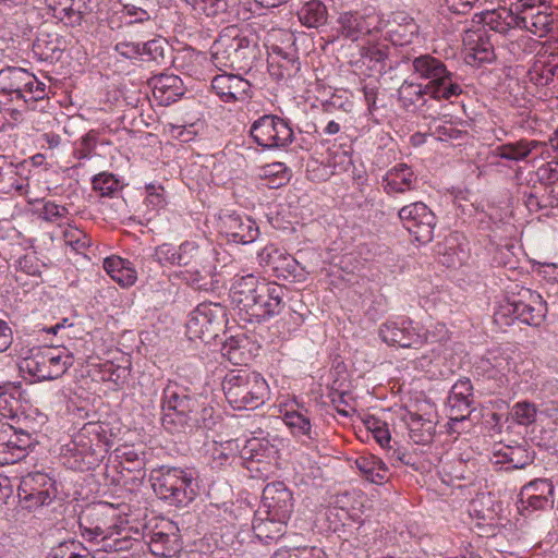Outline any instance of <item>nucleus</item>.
I'll use <instances>...</instances> for the list:
<instances>
[{"instance_id":"obj_1","label":"nucleus","mask_w":558,"mask_h":558,"mask_svg":"<svg viewBox=\"0 0 558 558\" xmlns=\"http://www.w3.org/2000/svg\"><path fill=\"white\" fill-rule=\"evenodd\" d=\"M111 432L106 423H85L65 444L60 453L62 464L73 471H88L101 461L111 445Z\"/></svg>"},{"instance_id":"obj_2","label":"nucleus","mask_w":558,"mask_h":558,"mask_svg":"<svg viewBox=\"0 0 558 558\" xmlns=\"http://www.w3.org/2000/svg\"><path fill=\"white\" fill-rule=\"evenodd\" d=\"M198 408L197 399L187 387L168 380L161 396V424L166 430L177 434L209 427L205 415L213 409L204 408L201 416Z\"/></svg>"},{"instance_id":"obj_3","label":"nucleus","mask_w":558,"mask_h":558,"mask_svg":"<svg viewBox=\"0 0 558 558\" xmlns=\"http://www.w3.org/2000/svg\"><path fill=\"white\" fill-rule=\"evenodd\" d=\"M446 332L445 324L435 323L427 328L409 317L388 320L379 328V336L387 344L415 350L441 339Z\"/></svg>"},{"instance_id":"obj_4","label":"nucleus","mask_w":558,"mask_h":558,"mask_svg":"<svg viewBox=\"0 0 558 558\" xmlns=\"http://www.w3.org/2000/svg\"><path fill=\"white\" fill-rule=\"evenodd\" d=\"M73 365V355L63 347H34L19 363L20 371L37 381L61 377Z\"/></svg>"},{"instance_id":"obj_5","label":"nucleus","mask_w":558,"mask_h":558,"mask_svg":"<svg viewBox=\"0 0 558 558\" xmlns=\"http://www.w3.org/2000/svg\"><path fill=\"white\" fill-rule=\"evenodd\" d=\"M222 389L233 409L253 410L264 404L268 384L255 372L232 371L225 376Z\"/></svg>"},{"instance_id":"obj_6","label":"nucleus","mask_w":558,"mask_h":558,"mask_svg":"<svg viewBox=\"0 0 558 558\" xmlns=\"http://www.w3.org/2000/svg\"><path fill=\"white\" fill-rule=\"evenodd\" d=\"M155 494L171 504L186 506L197 495V484L192 473L181 468L160 466L150 473Z\"/></svg>"},{"instance_id":"obj_7","label":"nucleus","mask_w":558,"mask_h":558,"mask_svg":"<svg viewBox=\"0 0 558 558\" xmlns=\"http://www.w3.org/2000/svg\"><path fill=\"white\" fill-rule=\"evenodd\" d=\"M46 87L44 82L25 69L8 66L0 70V98L28 105L44 99Z\"/></svg>"},{"instance_id":"obj_8","label":"nucleus","mask_w":558,"mask_h":558,"mask_svg":"<svg viewBox=\"0 0 558 558\" xmlns=\"http://www.w3.org/2000/svg\"><path fill=\"white\" fill-rule=\"evenodd\" d=\"M413 69L422 78L428 80V96L436 100H450L462 93V87L453 80V74L449 72L439 59L423 54L413 60Z\"/></svg>"},{"instance_id":"obj_9","label":"nucleus","mask_w":558,"mask_h":558,"mask_svg":"<svg viewBox=\"0 0 558 558\" xmlns=\"http://www.w3.org/2000/svg\"><path fill=\"white\" fill-rule=\"evenodd\" d=\"M154 257L162 267H181L187 272L199 274L207 262L208 250L194 240H185L180 245L166 242L155 248Z\"/></svg>"},{"instance_id":"obj_10","label":"nucleus","mask_w":558,"mask_h":558,"mask_svg":"<svg viewBox=\"0 0 558 558\" xmlns=\"http://www.w3.org/2000/svg\"><path fill=\"white\" fill-rule=\"evenodd\" d=\"M124 513L119 507L108 502L88 506L78 517L82 535L99 545L117 523H122Z\"/></svg>"},{"instance_id":"obj_11","label":"nucleus","mask_w":558,"mask_h":558,"mask_svg":"<svg viewBox=\"0 0 558 558\" xmlns=\"http://www.w3.org/2000/svg\"><path fill=\"white\" fill-rule=\"evenodd\" d=\"M254 142L264 149L284 148L293 142L294 132L290 123L274 114L258 118L250 130Z\"/></svg>"},{"instance_id":"obj_12","label":"nucleus","mask_w":558,"mask_h":558,"mask_svg":"<svg viewBox=\"0 0 558 558\" xmlns=\"http://www.w3.org/2000/svg\"><path fill=\"white\" fill-rule=\"evenodd\" d=\"M226 322V308L219 303H201L190 314L186 335L191 340L209 341Z\"/></svg>"},{"instance_id":"obj_13","label":"nucleus","mask_w":558,"mask_h":558,"mask_svg":"<svg viewBox=\"0 0 558 558\" xmlns=\"http://www.w3.org/2000/svg\"><path fill=\"white\" fill-rule=\"evenodd\" d=\"M17 496L29 510L49 505L57 496L56 481L44 472H31L21 478Z\"/></svg>"},{"instance_id":"obj_14","label":"nucleus","mask_w":558,"mask_h":558,"mask_svg":"<svg viewBox=\"0 0 558 558\" xmlns=\"http://www.w3.org/2000/svg\"><path fill=\"white\" fill-rule=\"evenodd\" d=\"M399 220L402 227L418 243H428L433 240L437 223L436 215L423 202H413L399 209Z\"/></svg>"},{"instance_id":"obj_15","label":"nucleus","mask_w":558,"mask_h":558,"mask_svg":"<svg viewBox=\"0 0 558 558\" xmlns=\"http://www.w3.org/2000/svg\"><path fill=\"white\" fill-rule=\"evenodd\" d=\"M278 412L291 435L302 441H314L316 433L313 430L310 411L296 400L295 397L281 396L278 398Z\"/></svg>"},{"instance_id":"obj_16","label":"nucleus","mask_w":558,"mask_h":558,"mask_svg":"<svg viewBox=\"0 0 558 558\" xmlns=\"http://www.w3.org/2000/svg\"><path fill=\"white\" fill-rule=\"evenodd\" d=\"M240 457L248 471L266 476L276 465L278 449L266 438L253 437L245 441Z\"/></svg>"},{"instance_id":"obj_17","label":"nucleus","mask_w":558,"mask_h":558,"mask_svg":"<svg viewBox=\"0 0 558 558\" xmlns=\"http://www.w3.org/2000/svg\"><path fill=\"white\" fill-rule=\"evenodd\" d=\"M245 49H250V40L246 37L222 35L213 45V64L221 73L242 69L239 62L245 58Z\"/></svg>"},{"instance_id":"obj_18","label":"nucleus","mask_w":558,"mask_h":558,"mask_svg":"<svg viewBox=\"0 0 558 558\" xmlns=\"http://www.w3.org/2000/svg\"><path fill=\"white\" fill-rule=\"evenodd\" d=\"M286 287L267 281L259 288L254 306L250 312L247 323H260L281 313L284 307Z\"/></svg>"},{"instance_id":"obj_19","label":"nucleus","mask_w":558,"mask_h":558,"mask_svg":"<svg viewBox=\"0 0 558 558\" xmlns=\"http://www.w3.org/2000/svg\"><path fill=\"white\" fill-rule=\"evenodd\" d=\"M265 282V279L252 274L234 278L230 288V299L240 319L246 322L259 293V288Z\"/></svg>"},{"instance_id":"obj_20","label":"nucleus","mask_w":558,"mask_h":558,"mask_svg":"<svg viewBox=\"0 0 558 558\" xmlns=\"http://www.w3.org/2000/svg\"><path fill=\"white\" fill-rule=\"evenodd\" d=\"M211 92L226 104L244 102L251 97V83L241 75L225 72L211 78Z\"/></svg>"},{"instance_id":"obj_21","label":"nucleus","mask_w":558,"mask_h":558,"mask_svg":"<svg viewBox=\"0 0 558 558\" xmlns=\"http://www.w3.org/2000/svg\"><path fill=\"white\" fill-rule=\"evenodd\" d=\"M257 262L260 267L270 270L279 279H288L298 270L296 259L284 247L276 243H268L259 250Z\"/></svg>"},{"instance_id":"obj_22","label":"nucleus","mask_w":558,"mask_h":558,"mask_svg":"<svg viewBox=\"0 0 558 558\" xmlns=\"http://www.w3.org/2000/svg\"><path fill=\"white\" fill-rule=\"evenodd\" d=\"M262 504L270 518L289 521L293 512L292 492L283 482L268 483L263 490Z\"/></svg>"},{"instance_id":"obj_23","label":"nucleus","mask_w":558,"mask_h":558,"mask_svg":"<svg viewBox=\"0 0 558 558\" xmlns=\"http://www.w3.org/2000/svg\"><path fill=\"white\" fill-rule=\"evenodd\" d=\"M554 504V485L547 478H535L525 484L519 494V510L533 512Z\"/></svg>"},{"instance_id":"obj_24","label":"nucleus","mask_w":558,"mask_h":558,"mask_svg":"<svg viewBox=\"0 0 558 558\" xmlns=\"http://www.w3.org/2000/svg\"><path fill=\"white\" fill-rule=\"evenodd\" d=\"M114 456L121 468L119 482L123 485L131 483L132 488L142 484L145 477V458L134 446L123 445L114 450Z\"/></svg>"},{"instance_id":"obj_25","label":"nucleus","mask_w":558,"mask_h":558,"mask_svg":"<svg viewBox=\"0 0 558 558\" xmlns=\"http://www.w3.org/2000/svg\"><path fill=\"white\" fill-rule=\"evenodd\" d=\"M420 180L413 168L404 162L391 167L383 177V191L391 197L404 195L418 189Z\"/></svg>"},{"instance_id":"obj_26","label":"nucleus","mask_w":558,"mask_h":558,"mask_svg":"<svg viewBox=\"0 0 558 558\" xmlns=\"http://www.w3.org/2000/svg\"><path fill=\"white\" fill-rule=\"evenodd\" d=\"M379 20L374 15L364 16L359 12H343L337 20V32L344 38L356 41L366 35L380 32Z\"/></svg>"},{"instance_id":"obj_27","label":"nucleus","mask_w":558,"mask_h":558,"mask_svg":"<svg viewBox=\"0 0 558 558\" xmlns=\"http://www.w3.org/2000/svg\"><path fill=\"white\" fill-rule=\"evenodd\" d=\"M148 537V548L158 558H171L181 550L180 535L171 521L156 525Z\"/></svg>"},{"instance_id":"obj_28","label":"nucleus","mask_w":558,"mask_h":558,"mask_svg":"<svg viewBox=\"0 0 558 558\" xmlns=\"http://www.w3.org/2000/svg\"><path fill=\"white\" fill-rule=\"evenodd\" d=\"M221 232L232 242L248 244L259 235L257 223L247 216L236 213L220 217Z\"/></svg>"},{"instance_id":"obj_29","label":"nucleus","mask_w":558,"mask_h":558,"mask_svg":"<svg viewBox=\"0 0 558 558\" xmlns=\"http://www.w3.org/2000/svg\"><path fill=\"white\" fill-rule=\"evenodd\" d=\"M107 23L112 31H120L124 27L136 25L153 29L155 26V21L150 13L132 3L122 4L121 8L112 10L108 15Z\"/></svg>"},{"instance_id":"obj_30","label":"nucleus","mask_w":558,"mask_h":558,"mask_svg":"<svg viewBox=\"0 0 558 558\" xmlns=\"http://www.w3.org/2000/svg\"><path fill=\"white\" fill-rule=\"evenodd\" d=\"M138 537L140 531L130 525L128 515L124 513L122 523H117L99 545L106 553L126 551L138 543Z\"/></svg>"},{"instance_id":"obj_31","label":"nucleus","mask_w":558,"mask_h":558,"mask_svg":"<svg viewBox=\"0 0 558 558\" xmlns=\"http://www.w3.org/2000/svg\"><path fill=\"white\" fill-rule=\"evenodd\" d=\"M513 315L530 326H539L545 319L547 304L542 295L527 290V295L511 304Z\"/></svg>"},{"instance_id":"obj_32","label":"nucleus","mask_w":558,"mask_h":558,"mask_svg":"<svg viewBox=\"0 0 558 558\" xmlns=\"http://www.w3.org/2000/svg\"><path fill=\"white\" fill-rule=\"evenodd\" d=\"M155 100L161 106H168L179 100L184 94L182 80L174 74L162 73L150 78Z\"/></svg>"},{"instance_id":"obj_33","label":"nucleus","mask_w":558,"mask_h":558,"mask_svg":"<svg viewBox=\"0 0 558 558\" xmlns=\"http://www.w3.org/2000/svg\"><path fill=\"white\" fill-rule=\"evenodd\" d=\"M102 268L110 279L123 289L133 287L137 281L138 274L134 264L120 255L112 254L106 257Z\"/></svg>"},{"instance_id":"obj_34","label":"nucleus","mask_w":558,"mask_h":558,"mask_svg":"<svg viewBox=\"0 0 558 558\" xmlns=\"http://www.w3.org/2000/svg\"><path fill=\"white\" fill-rule=\"evenodd\" d=\"M360 476L375 485H384L390 478V471L384 460L371 452H363L354 460Z\"/></svg>"},{"instance_id":"obj_35","label":"nucleus","mask_w":558,"mask_h":558,"mask_svg":"<svg viewBox=\"0 0 558 558\" xmlns=\"http://www.w3.org/2000/svg\"><path fill=\"white\" fill-rule=\"evenodd\" d=\"M473 398V387L470 379L458 380L451 388L448 404L449 417L452 421H462L470 414Z\"/></svg>"},{"instance_id":"obj_36","label":"nucleus","mask_w":558,"mask_h":558,"mask_svg":"<svg viewBox=\"0 0 558 558\" xmlns=\"http://www.w3.org/2000/svg\"><path fill=\"white\" fill-rule=\"evenodd\" d=\"M403 411L401 418L408 426L409 437L415 444L430 442L435 434V423L408 405H404Z\"/></svg>"},{"instance_id":"obj_37","label":"nucleus","mask_w":558,"mask_h":558,"mask_svg":"<svg viewBox=\"0 0 558 558\" xmlns=\"http://www.w3.org/2000/svg\"><path fill=\"white\" fill-rule=\"evenodd\" d=\"M268 71L277 81L291 78L300 71L299 58L295 52H286L274 47L268 57Z\"/></svg>"},{"instance_id":"obj_38","label":"nucleus","mask_w":558,"mask_h":558,"mask_svg":"<svg viewBox=\"0 0 558 558\" xmlns=\"http://www.w3.org/2000/svg\"><path fill=\"white\" fill-rule=\"evenodd\" d=\"M545 10L537 11H520L518 13L519 27L524 28L533 35L543 38L554 31L556 19L553 12Z\"/></svg>"},{"instance_id":"obj_39","label":"nucleus","mask_w":558,"mask_h":558,"mask_svg":"<svg viewBox=\"0 0 558 558\" xmlns=\"http://www.w3.org/2000/svg\"><path fill=\"white\" fill-rule=\"evenodd\" d=\"M28 180L22 177L16 166L0 155V193L23 196L27 193Z\"/></svg>"},{"instance_id":"obj_40","label":"nucleus","mask_w":558,"mask_h":558,"mask_svg":"<svg viewBox=\"0 0 558 558\" xmlns=\"http://www.w3.org/2000/svg\"><path fill=\"white\" fill-rule=\"evenodd\" d=\"M487 361L495 371L494 376H499L500 378L511 376L514 379L521 374L519 362L522 361V356L513 350L492 351Z\"/></svg>"},{"instance_id":"obj_41","label":"nucleus","mask_w":558,"mask_h":558,"mask_svg":"<svg viewBox=\"0 0 558 558\" xmlns=\"http://www.w3.org/2000/svg\"><path fill=\"white\" fill-rule=\"evenodd\" d=\"M53 17L66 26H80L83 21L81 0H45Z\"/></svg>"},{"instance_id":"obj_42","label":"nucleus","mask_w":558,"mask_h":558,"mask_svg":"<svg viewBox=\"0 0 558 558\" xmlns=\"http://www.w3.org/2000/svg\"><path fill=\"white\" fill-rule=\"evenodd\" d=\"M87 368L88 376H90L93 380L109 381L116 387H121L128 377L126 367L117 365L112 361H88Z\"/></svg>"},{"instance_id":"obj_43","label":"nucleus","mask_w":558,"mask_h":558,"mask_svg":"<svg viewBox=\"0 0 558 558\" xmlns=\"http://www.w3.org/2000/svg\"><path fill=\"white\" fill-rule=\"evenodd\" d=\"M546 144L536 140L521 138L513 143H506L497 146L494 150L496 157L510 160H525L534 150L545 148Z\"/></svg>"},{"instance_id":"obj_44","label":"nucleus","mask_w":558,"mask_h":558,"mask_svg":"<svg viewBox=\"0 0 558 558\" xmlns=\"http://www.w3.org/2000/svg\"><path fill=\"white\" fill-rule=\"evenodd\" d=\"M440 263L448 267L462 265L469 257V248L465 239L458 232L451 233L444 242V251L439 252Z\"/></svg>"},{"instance_id":"obj_45","label":"nucleus","mask_w":558,"mask_h":558,"mask_svg":"<svg viewBox=\"0 0 558 558\" xmlns=\"http://www.w3.org/2000/svg\"><path fill=\"white\" fill-rule=\"evenodd\" d=\"M478 23L501 34L507 33L511 28L519 27L518 14L505 7L481 13Z\"/></svg>"},{"instance_id":"obj_46","label":"nucleus","mask_w":558,"mask_h":558,"mask_svg":"<svg viewBox=\"0 0 558 558\" xmlns=\"http://www.w3.org/2000/svg\"><path fill=\"white\" fill-rule=\"evenodd\" d=\"M418 33V26L415 21L404 13H397L389 22L387 34L393 45L404 46L412 43Z\"/></svg>"},{"instance_id":"obj_47","label":"nucleus","mask_w":558,"mask_h":558,"mask_svg":"<svg viewBox=\"0 0 558 558\" xmlns=\"http://www.w3.org/2000/svg\"><path fill=\"white\" fill-rule=\"evenodd\" d=\"M5 428L7 439L3 441V453L10 454L4 457L3 462H14L25 456L26 449L32 444L31 435L24 430H17L12 425L8 424Z\"/></svg>"},{"instance_id":"obj_48","label":"nucleus","mask_w":558,"mask_h":558,"mask_svg":"<svg viewBox=\"0 0 558 558\" xmlns=\"http://www.w3.org/2000/svg\"><path fill=\"white\" fill-rule=\"evenodd\" d=\"M299 22L307 28H318L327 23L328 10L320 0H308L298 9Z\"/></svg>"},{"instance_id":"obj_49","label":"nucleus","mask_w":558,"mask_h":558,"mask_svg":"<svg viewBox=\"0 0 558 558\" xmlns=\"http://www.w3.org/2000/svg\"><path fill=\"white\" fill-rule=\"evenodd\" d=\"M288 521L278 518H255L253 522V531L257 538L265 544L278 541L286 533Z\"/></svg>"},{"instance_id":"obj_50","label":"nucleus","mask_w":558,"mask_h":558,"mask_svg":"<svg viewBox=\"0 0 558 558\" xmlns=\"http://www.w3.org/2000/svg\"><path fill=\"white\" fill-rule=\"evenodd\" d=\"M65 41L57 34L41 33L34 43V50L43 60L59 59Z\"/></svg>"},{"instance_id":"obj_51","label":"nucleus","mask_w":558,"mask_h":558,"mask_svg":"<svg viewBox=\"0 0 558 558\" xmlns=\"http://www.w3.org/2000/svg\"><path fill=\"white\" fill-rule=\"evenodd\" d=\"M468 53L466 60L469 63H484L489 62L494 58V49L488 41H484L481 35L475 32L468 33Z\"/></svg>"},{"instance_id":"obj_52","label":"nucleus","mask_w":558,"mask_h":558,"mask_svg":"<svg viewBox=\"0 0 558 558\" xmlns=\"http://www.w3.org/2000/svg\"><path fill=\"white\" fill-rule=\"evenodd\" d=\"M427 93V86L418 83L404 81L398 89V100L405 110H413L417 105H423Z\"/></svg>"},{"instance_id":"obj_53","label":"nucleus","mask_w":558,"mask_h":558,"mask_svg":"<svg viewBox=\"0 0 558 558\" xmlns=\"http://www.w3.org/2000/svg\"><path fill=\"white\" fill-rule=\"evenodd\" d=\"M260 178L268 187L278 189L290 181L291 172L283 162H271L262 167Z\"/></svg>"},{"instance_id":"obj_54","label":"nucleus","mask_w":558,"mask_h":558,"mask_svg":"<svg viewBox=\"0 0 558 558\" xmlns=\"http://www.w3.org/2000/svg\"><path fill=\"white\" fill-rule=\"evenodd\" d=\"M93 191L101 197H111L120 189L118 178L107 171L100 172L92 179Z\"/></svg>"},{"instance_id":"obj_55","label":"nucleus","mask_w":558,"mask_h":558,"mask_svg":"<svg viewBox=\"0 0 558 558\" xmlns=\"http://www.w3.org/2000/svg\"><path fill=\"white\" fill-rule=\"evenodd\" d=\"M245 343L247 339H229L223 345V355L234 365H247L251 354L244 350Z\"/></svg>"},{"instance_id":"obj_56","label":"nucleus","mask_w":558,"mask_h":558,"mask_svg":"<svg viewBox=\"0 0 558 558\" xmlns=\"http://www.w3.org/2000/svg\"><path fill=\"white\" fill-rule=\"evenodd\" d=\"M48 558H95L89 550L76 541H68L54 547Z\"/></svg>"},{"instance_id":"obj_57","label":"nucleus","mask_w":558,"mask_h":558,"mask_svg":"<svg viewBox=\"0 0 558 558\" xmlns=\"http://www.w3.org/2000/svg\"><path fill=\"white\" fill-rule=\"evenodd\" d=\"M270 558H329L326 551L317 546L295 548L282 547L277 549Z\"/></svg>"},{"instance_id":"obj_58","label":"nucleus","mask_w":558,"mask_h":558,"mask_svg":"<svg viewBox=\"0 0 558 558\" xmlns=\"http://www.w3.org/2000/svg\"><path fill=\"white\" fill-rule=\"evenodd\" d=\"M63 241L77 254H83L92 242L90 236L85 231L71 225L63 231Z\"/></svg>"},{"instance_id":"obj_59","label":"nucleus","mask_w":558,"mask_h":558,"mask_svg":"<svg viewBox=\"0 0 558 558\" xmlns=\"http://www.w3.org/2000/svg\"><path fill=\"white\" fill-rule=\"evenodd\" d=\"M36 211L39 218L57 225H61L70 214L65 206L59 205L53 201L43 202Z\"/></svg>"},{"instance_id":"obj_60","label":"nucleus","mask_w":558,"mask_h":558,"mask_svg":"<svg viewBox=\"0 0 558 558\" xmlns=\"http://www.w3.org/2000/svg\"><path fill=\"white\" fill-rule=\"evenodd\" d=\"M364 425L383 449L388 447L391 441V435L386 422L369 415L364 420Z\"/></svg>"},{"instance_id":"obj_61","label":"nucleus","mask_w":558,"mask_h":558,"mask_svg":"<svg viewBox=\"0 0 558 558\" xmlns=\"http://www.w3.org/2000/svg\"><path fill=\"white\" fill-rule=\"evenodd\" d=\"M47 268L35 251L26 252L17 260V269L28 276L38 277Z\"/></svg>"},{"instance_id":"obj_62","label":"nucleus","mask_w":558,"mask_h":558,"mask_svg":"<svg viewBox=\"0 0 558 558\" xmlns=\"http://www.w3.org/2000/svg\"><path fill=\"white\" fill-rule=\"evenodd\" d=\"M190 4L194 12L197 14H205L206 16H217L226 12L228 3L227 0H184Z\"/></svg>"},{"instance_id":"obj_63","label":"nucleus","mask_w":558,"mask_h":558,"mask_svg":"<svg viewBox=\"0 0 558 558\" xmlns=\"http://www.w3.org/2000/svg\"><path fill=\"white\" fill-rule=\"evenodd\" d=\"M145 204L149 209L159 211L167 206V196L162 185L150 183L145 186Z\"/></svg>"},{"instance_id":"obj_64","label":"nucleus","mask_w":558,"mask_h":558,"mask_svg":"<svg viewBox=\"0 0 558 558\" xmlns=\"http://www.w3.org/2000/svg\"><path fill=\"white\" fill-rule=\"evenodd\" d=\"M330 400L341 416L348 417L355 412L354 400L350 392L335 391L330 393Z\"/></svg>"}]
</instances>
